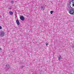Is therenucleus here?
<instances>
[{
    "mask_svg": "<svg viewBox=\"0 0 74 74\" xmlns=\"http://www.w3.org/2000/svg\"><path fill=\"white\" fill-rule=\"evenodd\" d=\"M10 15H12L13 14V13L11 11L9 12Z\"/></svg>",
    "mask_w": 74,
    "mask_h": 74,
    "instance_id": "obj_8",
    "label": "nucleus"
},
{
    "mask_svg": "<svg viewBox=\"0 0 74 74\" xmlns=\"http://www.w3.org/2000/svg\"><path fill=\"white\" fill-rule=\"evenodd\" d=\"M72 47H73V48H74V45H73L72 46Z\"/></svg>",
    "mask_w": 74,
    "mask_h": 74,
    "instance_id": "obj_19",
    "label": "nucleus"
},
{
    "mask_svg": "<svg viewBox=\"0 0 74 74\" xmlns=\"http://www.w3.org/2000/svg\"><path fill=\"white\" fill-rule=\"evenodd\" d=\"M20 19L21 20V21H23L24 19H25V18L23 16H20Z\"/></svg>",
    "mask_w": 74,
    "mask_h": 74,
    "instance_id": "obj_3",
    "label": "nucleus"
},
{
    "mask_svg": "<svg viewBox=\"0 0 74 74\" xmlns=\"http://www.w3.org/2000/svg\"><path fill=\"white\" fill-rule=\"evenodd\" d=\"M8 9H9V10H11V7L9 8Z\"/></svg>",
    "mask_w": 74,
    "mask_h": 74,
    "instance_id": "obj_13",
    "label": "nucleus"
},
{
    "mask_svg": "<svg viewBox=\"0 0 74 74\" xmlns=\"http://www.w3.org/2000/svg\"><path fill=\"white\" fill-rule=\"evenodd\" d=\"M58 60H60V59H62V56H60V55H59V56H58Z\"/></svg>",
    "mask_w": 74,
    "mask_h": 74,
    "instance_id": "obj_6",
    "label": "nucleus"
},
{
    "mask_svg": "<svg viewBox=\"0 0 74 74\" xmlns=\"http://www.w3.org/2000/svg\"><path fill=\"white\" fill-rule=\"evenodd\" d=\"M46 46L48 45V42H47L46 43Z\"/></svg>",
    "mask_w": 74,
    "mask_h": 74,
    "instance_id": "obj_11",
    "label": "nucleus"
},
{
    "mask_svg": "<svg viewBox=\"0 0 74 74\" xmlns=\"http://www.w3.org/2000/svg\"><path fill=\"white\" fill-rule=\"evenodd\" d=\"M6 66L8 67V69H10V66L8 65H6Z\"/></svg>",
    "mask_w": 74,
    "mask_h": 74,
    "instance_id": "obj_9",
    "label": "nucleus"
},
{
    "mask_svg": "<svg viewBox=\"0 0 74 74\" xmlns=\"http://www.w3.org/2000/svg\"><path fill=\"white\" fill-rule=\"evenodd\" d=\"M2 29V27H1V26H0V29Z\"/></svg>",
    "mask_w": 74,
    "mask_h": 74,
    "instance_id": "obj_15",
    "label": "nucleus"
},
{
    "mask_svg": "<svg viewBox=\"0 0 74 74\" xmlns=\"http://www.w3.org/2000/svg\"><path fill=\"white\" fill-rule=\"evenodd\" d=\"M0 50L1 51V50H2V49H1V48H0Z\"/></svg>",
    "mask_w": 74,
    "mask_h": 74,
    "instance_id": "obj_16",
    "label": "nucleus"
},
{
    "mask_svg": "<svg viewBox=\"0 0 74 74\" xmlns=\"http://www.w3.org/2000/svg\"><path fill=\"white\" fill-rule=\"evenodd\" d=\"M54 12L53 11H50V13L51 14H52V13H53Z\"/></svg>",
    "mask_w": 74,
    "mask_h": 74,
    "instance_id": "obj_10",
    "label": "nucleus"
},
{
    "mask_svg": "<svg viewBox=\"0 0 74 74\" xmlns=\"http://www.w3.org/2000/svg\"><path fill=\"white\" fill-rule=\"evenodd\" d=\"M73 2L69 1L68 4V6L69 8H72H72H73V7H74V4H73Z\"/></svg>",
    "mask_w": 74,
    "mask_h": 74,
    "instance_id": "obj_1",
    "label": "nucleus"
},
{
    "mask_svg": "<svg viewBox=\"0 0 74 74\" xmlns=\"http://www.w3.org/2000/svg\"><path fill=\"white\" fill-rule=\"evenodd\" d=\"M69 1L73 2V1H74V0H70Z\"/></svg>",
    "mask_w": 74,
    "mask_h": 74,
    "instance_id": "obj_14",
    "label": "nucleus"
},
{
    "mask_svg": "<svg viewBox=\"0 0 74 74\" xmlns=\"http://www.w3.org/2000/svg\"><path fill=\"white\" fill-rule=\"evenodd\" d=\"M24 66H21V69H23V67H24Z\"/></svg>",
    "mask_w": 74,
    "mask_h": 74,
    "instance_id": "obj_12",
    "label": "nucleus"
},
{
    "mask_svg": "<svg viewBox=\"0 0 74 74\" xmlns=\"http://www.w3.org/2000/svg\"><path fill=\"white\" fill-rule=\"evenodd\" d=\"M72 2L73 3V4H74V2H73V1H72Z\"/></svg>",
    "mask_w": 74,
    "mask_h": 74,
    "instance_id": "obj_18",
    "label": "nucleus"
},
{
    "mask_svg": "<svg viewBox=\"0 0 74 74\" xmlns=\"http://www.w3.org/2000/svg\"><path fill=\"white\" fill-rule=\"evenodd\" d=\"M16 23L18 26H19V20H16Z\"/></svg>",
    "mask_w": 74,
    "mask_h": 74,
    "instance_id": "obj_4",
    "label": "nucleus"
},
{
    "mask_svg": "<svg viewBox=\"0 0 74 74\" xmlns=\"http://www.w3.org/2000/svg\"><path fill=\"white\" fill-rule=\"evenodd\" d=\"M11 3H14V2L12 1Z\"/></svg>",
    "mask_w": 74,
    "mask_h": 74,
    "instance_id": "obj_17",
    "label": "nucleus"
},
{
    "mask_svg": "<svg viewBox=\"0 0 74 74\" xmlns=\"http://www.w3.org/2000/svg\"><path fill=\"white\" fill-rule=\"evenodd\" d=\"M5 34V33H4V32H1V33H0V35L1 36H3V35H4Z\"/></svg>",
    "mask_w": 74,
    "mask_h": 74,
    "instance_id": "obj_5",
    "label": "nucleus"
},
{
    "mask_svg": "<svg viewBox=\"0 0 74 74\" xmlns=\"http://www.w3.org/2000/svg\"><path fill=\"white\" fill-rule=\"evenodd\" d=\"M69 12L71 15H74V11L73 10L70 9L69 10Z\"/></svg>",
    "mask_w": 74,
    "mask_h": 74,
    "instance_id": "obj_2",
    "label": "nucleus"
},
{
    "mask_svg": "<svg viewBox=\"0 0 74 74\" xmlns=\"http://www.w3.org/2000/svg\"><path fill=\"white\" fill-rule=\"evenodd\" d=\"M41 8V10H44V9H45V7L43 6H42Z\"/></svg>",
    "mask_w": 74,
    "mask_h": 74,
    "instance_id": "obj_7",
    "label": "nucleus"
}]
</instances>
